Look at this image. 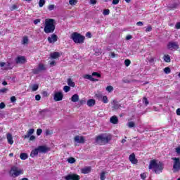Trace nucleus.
<instances>
[{
  "label": "nucleus",
  "mask_w": 180,
  "mask_h": 180,
  "mask_svg": "<svg viewBox=\"0 0 180 180\" xmlns=\"http://www.w3.org/2000/svg\"><path fill=\"white\" fill-rule=\"evenodd\" d=\"M148 169H152L155 174H161L164 171V164L155 159L150 161Z\"/></svg>",
  "instance_id": "1"
},
{
  "label": "nucleus",
  "mask_w": 180,
  "mask_h": 180,
  "mask_svg": "<svg viewBox=\"0 0 180 180\" xmlns=\"http://www.w3.org/2000/svg\"><path fill=\"white\" fill-rule=\"evenodd\" d=\"M56 20L53 18L45 19L44 28V33L46 34H49V33H54V30H56Z\"/></svg>",
  "instance_id": "2"
},
{
  "label": "nucleus",
  "mask_w": 180,
  "mask_h": 180,
  "mask_svg": "<svg viewBox=\"0 0 180 180\" xmlns=\"http://www.w3.org/2000/svg\"><path fill=\"white\" fill-rule=\"evenodd\" d=\"M112 140V135L108 134H101L96 137V144L103 146V144H108Z\"/></svg>",
  "instance_id": "3"
},
{
  "label": "nucleus",
  "mask_w": 180,
  "mask_h": 180,
  "mask_svg": "<svg viewBox=\"0 0 180 180\" xmlns=\"http://www.w3.org/2000/svg\"><path fill=\"white\" fill-rule=\"evenodd\" d=\"M70 39L73 40L74 43H76L77 44H82V43L85 41V37L78 32H73L70 35Z\"/></svg>",
  "instance_id": "4"
},
{
  "label": "nucleus",
  "mask_w": 180,
  "mask_h": 180,
  "mask_svg": "<svg viewBox=\"0 0 180 180\" xmlns=\"http://www.w3.org/2000/svg\"><path fill=\"white\" fill-rule=\"evenodd\" d=\"M9 174L13 178H16V176L23 174V172L21 169H18L16 166H13L11 167Z\"/></svg>",
  "instance_id": "5"
},
{
  "label": "nucleus",
  "mask_w": 180,
  "mask_h": 180,
  "mask_svg": "<svg viewBox=\"0 0 180 180\" xmlns=\"http://www.w3.org/2000/svg\"><path fill=\"white\" fill-rule=\"evenodd\" d=\"M172 160L174 161L173 165L174 172H178V171H180V159L179 158H172Z\"/></svg>",
  "instance_id": "6"
},
{
  "label": "nucleus",
  "mask_w": 180,
  "mask_h": 180,
  "mask_svg": "<svg viewBox=\"0 0 180 180\" xmlns=\"http://www.w3.org/2000/svg\"><path fill=\"white\" fill-rule=\"evenodd\" d=\"M63 96L62 91H55L53 94V100L55 102H60V101H63Z\"/></svg>",
  "instance_id": "7"
},
{
  "label": "nucleus",
  "mask_w": 180,
  "mask_h": 180,
  "mask_svg": "<svg viewBox=\"0 0 180 180\" xmlns=\"http://www.w3.org/2000/svg\"><path fill=\"white\" fill-rule=\"evenodd\" d=\"M167 49L169 50H178L179 49V45L177 42L170 41L167 44Z\"/></svg>",
  "instance_id": "8"
},
{
  "label": "nucleus",
  "mask_w": 180,
  "mask_h": 180,
  "mask_svg": "<svg viewBox=\"0 0 180 180\" xmlns=\"http://www.w3.org/2000/svg\"><path fill=\"white\" fill-rule=\"evenodd\" d=\"M58 40V37L56 34H52L50 37H48V41L50 44L56 43Z\"/></svg>",
  "instance_id": "9"
},
{
  "label": "nucleus",
  "mask_w": 180,
  "mask_h": 180,
  "mask_svg": "<svg viewBox=\"0 0 180 180\" xmlns=\"http://www.w3.org/2000/svg\"><path fill=\"white\" fill-rule=\"evenodd\" d=\"M65 180H79V176L75 174H70L64 177Z\"/></svg>",
  "instance_id": "10"
},
{
  "label": "nucleus",
  "mask_w": 180,
  "mask_h": 180,
  "mask_svg": "<svg viewBox=\"0 0 180 180\" xmlns=\"http://www.w3.org/2000/svg\"><path fill=\"white\" fill-rule=\"evenodd\" d=\"M15 64H26V58L19 56L15 58Z\"/></svg>",
  "instance_id": "11"
},
{
  "label": "nucleus",
  "mask_w": 180,
  "mask_h": 180,
  "mask_svg": "<svg viewBox=\"0 0 180 180\" xmlns=\"http://www.w3.org/2000/svg\"><path fill=\"white\" fill-rule=\"evenodd\" d=\"M112 110H117V109H120L122 108V105L119 103V101L117 100H113L112 102Z\"/></svg>",
  "instance_id": "12"
},
{
  "label": "nucleus",
  "mask_w": 180,
  "mask_h": 180,
  "mask_svg": "<svg viewBox=\"0 0 180 180\" xmlns=\"http://www.w3.org/2000/svg\"><path fill=\"white\" fill-rule=\"evenodd\" d=\"M38 149L39 150V153H43L44 154H46V153H49V151H50V148L46 146H38Z\"/></svg>",
  "instance_id": "13"
},
{
  "label": "nucleus",
  "mask_w": 180,
  "mask_h": 180,
  "mask_svg": "<svg viewBox=\"0 0 180 180\" xmlns=\"http://www.w3.org/2000/svg\"><path fill=\"white\" fill-rule=\"evenodd\" d=\"M75 143H79V144H84L85 143V138L84 136H76L74 139Z\"/></svg>",
  "instance_id": "14"
},
{
  "label": "nucleus",
  "mask_w": 180,
  "mask_h": 180,
  "mask_svg": "<svg viewBox=\"0 0 180 180\" xmlns=\"http://www.w3.org/2000/svg\"><path fill=\"white\" fill-rule=\"evenodd\" d=\"M129 160L131 164H137V162H139V160L136 159V155H134V153H132L129 155Z\"/></svg>",
  "instance_id": "15"
},
{
  "label": "nucleus",
  "mask_w": 180,
  "mask_h": 180,
  "mask_svg": "<svg viewBox=\"0 0 180 180\" xmlns=\"http://www.w3.org/2000/svg\"><path fill=\"white\" fill-rule=\"evenodd\" d=\"M39 153H40V150H39V147H37V148H35L31 151L30 157H32L33 158L36 157V155H39Z\"/></svg>",
  "instance_id": "16"
},
{
  "label": "nucleus",
  "mask_w": 180,
  "mask_h": 180,
  "mask_svg": "<svg viewBox=\"0 0 180 180\" xmlns=\"http://www.w3.org/2000/svg\"><path fill=\"white\" fill-rule=\"evenodd\" d=\"M33 133H34V129H30L27 131V134L24 135L23 138L29 139L32 136V134H33Z\"/></svg>",
  "instance_id": "17"
},
{
  "label": "nucleus",
  "mask_w": 180,
  "mask_h": 180,
  "mask_svg": "<svg viewBox=\"0 0 180 180\" xmlns=\"http://www.w3.org/2000/svg\"><path fill=\"white\" fill-rule=\"evenodd\" d=\"M33 133H34V129H30L27 131V134L24 135L23 138L29 139L32 136V134H33Z\"/></svg>",
  "instance_id": "18"
},
{
  "label": "nucleus",
  "mask_w": 180,
  "mask_h": 180,
  "mask_svg": "<svg viewBox=\"0 0 180 180\" xmlns=\"http://www.w3.org/2000/svg\"><path fill=\"white\" fill-rule=\"evenodd\" d=\"M33 133H34V129H30L27 131V134L24 135L23 138L29 139L32 136V134H33Z\"/></svg>",
  "instance_id": "19"
},
{
  "label": "nucleus",
  "mask_w": 180,
  "mask_h": 180,
  "mask_svg": "<svg viewBox=\"0 0 180 180\" xmlns=\"http://www.w3.org/2000/svg\"><path fill=\"white\" fill-rule=\"evenodd\" d=\"M96 103V101H95V99H89L87 101V106L89 108H92V106H95V104Z\"/></svg>",
  "instance_id": "20"
},
{
  "label": "nucleus",
  "mask_w": 180,
  "mask_h": 180,
  "mask_svg": "<svg viewBox=\"0 0 180 180\" xmlns=\"http://www.w3.org/2000/svg\"><path fill=\"white\" fill-rule=\"evenodd\" d=\"M84 79H89V81H92L94 82L98 81L97 79L92 77V75H85L84 76Z\"/></svg>",
  "instance_id": "21"
},
{
  "label": "nucleus",
  "mask_w": 180,
  "mask_h": 180,
  "mask_svg": "<svg viewBox=\"0 0 180 180\" xmlns=\"http://www.w3.org/2000/svg\"><path fill=\"white\" fill-rule=\"evenodd\" d=\"M6 137H7V141L8 144H11V145L13 144V138L12 137V134L8 133L7 134Z\"/></svg>",
  "instance_id": "22"
},
{
  "label": "nucleus",
  "mask_w": 180,
  "mask_h": 180,
  "mask_svg": "<svg viewBox=\"0 0 180 180\" xmlns=\"http://www.w3.org/2000/svg\"><path fill=\"white\" fill-rule=\"evenodd\" d=\"M91 167H86L81 169L82 174H89L91 172Z\"/></svg>",
  "instance_id": "23"
},
{
  "label": "nucleus",
  "mask_w": 180,
  "mask_h": 180,
  "mask_svg": "<svg viewBox=\"0 0 180 180\" xmlns=\"http://www.w3.org/2000/svg\"><path fill=\"white\" fill-rule=\"evenodd\" d=\"M67 82H68V85L69 86H71L72 88L75 87V82H72V79L68 78L67 80Z\"/></svg>",
  "instance_id": "24"
},
{
  "label": "nucleus",
  "mask_w": 180,
  "mask_h": 180,
  "mask_svg": "<svg viewBox=\"0 0 180 180\" xmlns=\"http://www.w3.org/2000/svg\"><path fill=\"white\" fill-rule=\"evenodd\" d=\"M110 122L111 123H112L113 124H117V123L119 122V119H117V117H116V116H112L110 118Z\"/></svg>",
  "instance_id": "25"
},
{
  "label": "nucleus",
  "mask_w": 180,
  "mask_h": 180,
  "mask_svg": "<svg viewBox=\"0 0 180 180\" xmlns=\"http://www.w3.org/2000/svg\"><path fill=\"white\" fill-rule=\"evenodd\" d=\"M78 101H79V96H78V94H74L71 97V101L72 102H78Z\"/></svg>",
  "instance_id": "26"
},
{
  "label": "nucleus",
  "mask_w": 180,
  "mask_h": 180,
  "mask_svg": "<svg viewBox=\"0 0 180 180\" xmlns=\"http://www.w3.org/2000/svg\"><path fill=\"white\" fill-rule=\"evenodd\" d=\"M50 57H51V58H53V59L58 58V57H60V53H58V52L51 53L50 54Z\"/></svg>",
  "instance_id": "27"
},
{
  "label": "nucleus",
  "mask_w": 180,
  "mask_h": 180,
  "mask_svg": "<svg viewBox=\"0 0 180 180\" xmlns=\"http://www.w3.org/2000/svg\"><path fill=\"white\" fill-rule=\"evenodd\" d=\"M163 60L165 63H171V56H169V55H165Z\"/></svg>",
  "instance_id": "28"
},
{
  "label": "nucleus",
  "mask_w": 180,
  "mask_h": 180,
  "mask_svg": "<svg viewBox=\"0 0 180 180\" xmlns=\"http://www.w3.org/2000/svg\"><path fill=\"white\" fill-rule=\"evenodd\" d=\"M179 6V4L178 3H174L169 5V8H171L172 9H176L178 6Z\"/></svg>",
  "instance_id": "29"
},
{
  "label": "nucleus",
  "mask_w": 180,
  "mask_h": 180,
  "mask_svg": "<svg viewBox=\"0 0 180 180\" xmlns=\"http://www.w3.org/2000/svg\"><path fill=\"white\" fill-rule=\"evenodd\" d=\"M100 179L101 180H105L106 179V172H102L100 174Z\"/></svg>",
  "instance_id": "30"
},
{
  "label": "nucleus",
  "mask_w": 180,
  "mask_h": 180,
  "mask_svg": "<svg viewBox=\"0 0 180 180\" xmlns=\"http://www.w3.org/2000/svg\"><path fill=\"white\" fill-rule=\"evenodd\" d=\"M29 44V38L27 37H24L22 38V44Z\"/></svg>",
  "instance_id": "31"
},
{
  "label": "nucleus",
  "mask_w": 180,
  "mask_h": 180,
  "mask_svg": "<svg viewBox=\"0 0 180 180\" xmlns=\"http://www.w3.org/2000/svg\"><path fill=\"white\" fill-rule=\"evenodd\" d=\"M27 154L25 153H20V158H21V160H27Z\"/></svg>",
  "instance_id": "32"
},
{
  "label": "nucleus",
  "mask_w": 180,
  "mask_h": 180,
  "mask_svg": "<svg viewBox=\"0 0 180 180\" xmlns=\"http://www.w3.org/2000/svg\"><path fill=\"white\" fill-rule=\"evenodd\" d=\"M127 126L129 128L131 129L132 127H134V126H136V124L134 123V122H129L127 124Z\"/></svg>",
  "instance_id": "33"
},
{
  "label": "nucleus",
  "mask_w": 180,
  "mask_h": 180,
  "mask_svg": "<svg viewBox=\"0 0 180 180\" xmlns=\"http://www.w3.org/2000/svg\"><path fill=\"white\" fill-rule=\"evenodd\" d=\"M31 88L32 92H35V91H37V89H39V84H33Z\"/></svg>",
  "instance_id": "34"
},
{
  "label": "nucleus",
  "mask_w": 180,
  "mask_h": 180,
  "mask_svg": "<svg viewBox=\"0 0 180 180\" xmlns=\"http://www.w3.org/2000/svg\"><path fill=\"white\" fill-rule=\"evenodd\" d=\"M38 69L39 70V71H46V67L43 64H39Z\"/></svg>",
  "instance_id": "35"
},
{
  "label": "nucleus",
  "mask_w": 180,
  "mask_h": 180,
  "mask_svg": "<svg viewBox=\"0 0 180 180\" xmlns=\"http://www.w3.org/2000/svg\"><path fill=\"white\" fill-rule=\"evenodd\" d=\"M105 91H107V92H113V86H108L105 89Z\"/></svg>",
  "instance_id": "36"
},
{
  "label": "nucleus",
  "mask_w": 180,
  "mask_h": 180,
  "mask_svg": "<svg viewBox=\"0 0 180 180\" xmlns=\"http://www.w3.org/2000/svg\"><path fill=\"white\" fill-rule=\"evenodd\" d=\"M45 4H46V0H39V8H43Z\"/></svg>",
  "instance_id": "37"
},
{
  "label": "nucleus",
  "mask_w": 180,
  "mask_h": 180,
  "mask_svg": "<svg viewBox=\"0 0 180 180\" xmlns=\"http://www.w3.org/2000/svg\"><path fill=\"white\" fill-rule=\"evenodd\" d=\"M101 99L103 103H108V102H109V99H108V96H103Z\"/></svg>",
  "instance_id": "38"
},
{
  "label": "nucleus",
  "mask_w": 180,
  "mask_h": 180,
  "mask_svg": "<svg viewBox=\"0 0 180 180\" xmlns=\"http://www.w3.org/2000/svg\"><path fill=\"white\" fill-rule=\"evenodd\" d=\"M165 74H170L171 73V68L169 67H167L164 69Z\"/></svg>",
  "instance_id": "39"
},
{
  "label": "nucleus",
  "mask_w": 180,
  "mask_h": 180,
  "mask_svg": "<svg viewBox=\"0 0 180 180\" xmlns=\"http://www.w3.org/2000/svg\"><path fill=\"white\" fill-rule=\"evenodd\" d=\"M63 91L64 92H70V91H71V87H70V86H65L63 87Z\"/></svg>",
  "instance_id": "40"
},
{
  "label": "nucleus",
  "mask_w": 180,
  "mask_h": 180,
  "mask_svg": "<svg viewBox=\"0 0 180 180\" xmlns=\"http://www.w3.org/2000/svg\"><path fill=\"white\" fill-rule=\"evenodd\" d=\"M110 13V11L109 9H104L103 11V15H104V16H106Z\"/></svg>",
  "instance_id": "41"
},
{
  "label": "nucleus",
  "mask_w": 180,
  "mask_h": 180,
  "mask_svg": "<svg viewBox=\"0 0 180 180\" xmlns=\"http://www.w3.org/2000/svg\"><path fill=\"white\" fill-rule=\"evenodd\" d=\"M92 77H97V78H101V74L98 73V72H94L92 73Z\"/></svg>",
  "instance_id": "42"
},
{
  "label": "nucleus",
  "mask_w": 180,
  "mask_h": 180,
  "mask_svg": "<svg viewBox=\"0 0 180 180\" xmlns=\"http://www.w3.org/2000/svg\"><path fill=\"white\" fill-rule=\"evenodd\" d=\"M68 162L70 164H74V162H75V158H70L69 159H68Z\"/></svg>",
  "instance_id": "43"
},
{
  "label": "nucleus",
  "mask_w": 180,
  "mask_h": 180,
  "mask_svg": "<svg viewBox=\"0 0 180 180\" xmlns=\"http://www.w3.org/2000/svg\"><path fill=\"white\" fill-rule=\"evenodd\" d=\"M143 103L144 105H146V106H147V105H148L149 102H148V99H147V98L143 97Z\"/></svg>",
  "instance_id": "44"
},
{
  "label": "nucleus",
  "mask_w": 180,
  "mask_h": 180,
  "mask_svg": "<svg viewBox=\"0 0 180 180\" xmlns=\"http://www.w3.org/2000/svg\"><path fill=\"white\" fill-rule=\"evenodd\" d=\"M78 0H69L70 5H77Z\"/></svg>",
  "instance_id": "45"
},
{
  "label": "nucleus",
  "mask_w": 180,
  "mask_h": 180,
  "mask_svg": "<svg viewBox=\"0 0 180 180\" xmlns=\"http://www.w3.org/2000/svg\"><path fill=\"white\" fill-rule=\"evenodd\" d=\"M95 96L97 99H102L103 96L101 93H97L95 94Z\"/></svg>",
  "instance_id": "46"
},
{
  "label": "nucleus",
  "mask_w": 180,
  "mask_h": 180,
  "mask_svg": "<svg viewBox=\"0 0 180 180\" xmlns=\"http://www.w3.org/2000/svg\"><path fill=\"white\" fill-rule=\"evenodd\" d=\"M131 63V62L129 59H127L124 60V65H126V67H129V65H130Z\"/></svg>",
  "instance_id": "47"
},
{
  "label": "nucleus",
  "mask_w": 180,
  "mask_h": 180,
  "mask_svg": "<svg viewBox=\"0 0 180 180\" xmlns=\"http://www.w3.org/2000/svg\"><path fill=\"white\" fill-rule=\"evenodd\" d=\"M8 92V89L4 88L0 89V94H6Z\"/></svg>",
  "instance_id": "48"
},
{
  "label": "nucleus",
  "mask_w": 180,
  "mask_h": 180,
  "mask_svg": "<svg viewBox=\"0 0 180 180\" xmlns=\"http://www.w3.org/2000/svg\"><path fill=\"white\" fill-rule=\"evenodd\" d=\"M54 8H55L54 4H51L49 6L48 9H49V11H53Z\"/></svg>",
  "instance_id": "49"
},
{
  "label": "nucleus",
  "mask_w": 180,
  "mask_h": 180,
  "mask_svg": "<svg viewBox=\"0 0 180 180\" xmlns=\"http://www.w3.org/2000/svg\"><path fill=\"white\" fill-rule=\"evenodd\" d=\"M151 30H153V27H151V25H148L146 29V32H151Z\"/></svg>",
  "instance_id": "50"
},
{
  "label": "nucleus",
  "mask_w": 180,
  "mask_h": 180,
  "mask_svg": "<svg viewBox=\"0 0 180 180\" xmlns=\"http://www.w3.org/2000/svg\"><path fill=\"white\" fill-rule=\"evenodd\" d=\"M41 133H43V130L41 129H38L37 130V136H40L41 134Z\"/></svg>",
  "instance_id": "51"
},
{
  "label": "nucleus",
  "mask_w": 180,
  "mask_h": 180,
  "mask_svg": "<svg viewBox=\"0 0 180 180\" xmlns=\"http://www.w3.org/2000/svg\"><path fill=\"white\" fill-rule=\"evenodd\" d=\"M175 151H176V154H178L179 155H180V146L176 148H175Z\"/></svg>",
  "instance_id": "52"
},
{
  "label": "nucleus",
  "mask_w": 180,
  "mask_h": 180,
  "mask_svg": "<svg viewBox=\"0 0 180 180\" xmlns=\"http://www.w3.org/2000/svg\"><path fill=\"white\" fill-rule=\"evenodd\" d=\"M11 102H12V103L16 102V97L15 96L11 97Z\"/></svg>",
  "instance_id": "53"
},
{
  "label": "nucleus",
  "mask_w": 180,
  "mask_h": 180,
  "mask_svg": "<svg viewBox=\"0 0 180 180\" xmlns=\"http://www.w3.org/2000/svg\"><path fill=\"white\" fill-rule=\"evenodd\" d=\"M5 103L2 102L0 103V109H5Z\"/></svg>",
  "instance_id": "54"
},
{
  "label": "nucleus",
  "mask_w": 180,
  "mask_h": 180,
  "mask_svg": "<svg viewBox=\"0 0 180 180\" xmlns=\"http://www.w3.org/2000/svg\"><path fill=\"white\" fill-rule=\"evenodd\" d=\"M40 99H41V96L39 94L35 96V100L36 101H40Z\"/></svg>",
  "instance_id": "55"
},
{
  "label": "nucleus",
  "mask_w": 180,
  "mask_h": 180,
  "mask_svg": "<svg viewBox=\"0 0 180 180\" xmlns=\"http://www.w3.org/2000/svg\"><path fill=\"white\" fill-rule=\"evenodd\" d=\"M120 2V0H112V5H117Z\"/></svg>",
  "instance_id": "56"
},
{
  "label": "nucleus",
  "mask_w": 180,
  "mask_h": 180,
  "mask_svg": "<svg viewBox=\"0 0 180 180\" xmlns=\"http://www.w3.org/2000/svg\"><path fill=\"white\" fill-rule=\"evenodd\" d=\"M36 139V136L31 135V136H30V141H33V140Z\"/></svg>",
  "instance_id": "57"
},
{
  "label": "nucleus",
  "mask_w": 180,
  "mask_h": 180,
  "mask_svg": "<svg viewBox=\"0 0 180 180\" xmlns=\"http://www.w3.org/2000/svg\"><path fill=\"white\" fill-rule=\"evenodd\" d=\"M146 173L141 174V179H146Z\"/></svg>",
  "instance_id": "58"
},
{
  "label": "nucleus",
  "mask_w": 180,
  "mask_h": 180,
  "mask_svg": "<svg viewBox=\"0 0 180 180\" xmlns=\"http://www.w3.org/2000/svg\"><path fill=\"white\" fill-rule=\"evenodd\" d=\"M34 25H37V23H40V19H36L34 20Z\"/></svg>",
  "instance_id": "59"
},
{
  "label": "nucleus",
  "mask_w": 180,
  "mask_h": 180,
  "mask_svg": "<svg viewBox=\"0 0 180 180\" xmlns=\"http://www.w3.org/2000/svg\"><path fill=\"white\" fill-rule=\"evenodd\" d=\"M91 5H95L96 4V0H90Z\"/></svg>",
  "instance_id": "60"
},
{
  "label": "nucleus",
  "mask_w": 180,
  "mask_h": 180,
  "mask_svg": "<svg viewBox=\"0 0 180 180\" xmlns=\"http://www.w3.org/2000/svg\"><path fill=\"white\" fill-rule=\"evenodd\" d=\"M86 37H89V39H91V37H92V34H91V32H87L86 34Z\"/></svg>",
  "instance_id": "61"
},
{
  "label": "nucleus",
  "mask_w": 180,
  "mask_h": 180,
  "mask_svg": "<svg viewBox=\"0 0 180 180\" xmlns=\"http://www.w3.org/2000/svg\"><path fill=\"white\" fill-rule=\"evenodd\" d=\"M175 27L176 29H180V22L176 24Z\"/></svg>",
  "instance_id": "62"
},
{
  "label": "nucleus",
  "mask_w": 180,
  "mask_h": 180,
  "mask_svg": "<svg viewBox=\"0 0 180 180\" xmlns=\"http://www.w3.org/2000/svg\"><path fill=\"white\" fill-rule=\"evenodd\" d=\"M137 26H143V23L141 21H139L136 23Z\"/></svg>",
  "instance_id": "63"
},
{
  "label": "nucleus",
  "mask_w": 180,
  "mask_h": 180,
  "mask_svg": "<svg viewBox=\"0 0 180 180\" xmlns=\"http://www.w3.org/2000/svg\"><path fill=\"white\" fill-rule=\"evenodd\" d=\"M176 113L178 116H180V108H178L176 111Z\"/></svg>",
  "instance_id": "64"
}]
</instances>
